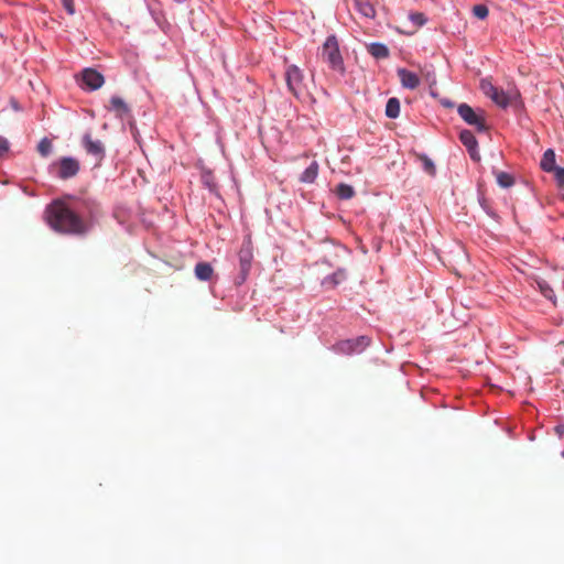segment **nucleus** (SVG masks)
<instances>
[{"label":"nucleus","mask_w":564,"mask_h":564,"mask_svg":"<svg viewBox=\"0 0 564 564\" xmlns=\"http://www.w3.org/2000/svg\"><path fill=\"white\" fill-rule=\"evenodd\" d=\"M55 165L57 167L56 175L62 180L76 176L80 169L78 160L70 156L62 158Z\"/></svg>","instance_id":"0eeeda50"},{"label":"nucleus","mask_w":564,"mask_h":564,"mask_svg":"<svg viewBox=\"0 0 564 564\" xmlns=\"http://www.w3.org/2000/svg\"><path fill=\"white\" fill-rule=\"evenodd\" d=\"M52 148H53L52 141L48 138H43L37 144V152L42 156L46 158L51 154Z\"/></svg>","instance_id":"393cba45"},{"label":"nucleus","mask_w":564,"mask_h":564,"mask_svg":"<svg viewBox=\"0 0 564 564\" xmlns=\"http://www.w3.org/2000/svg\"><path fill=\"white\" fill-rule=\"evenodd\" d=\"M239 257V274L237 276L236 283L242 284L250 272L251 262L253 259L252 248L250 241L245 242L238 253Z\"/></svg>","instance_id":"423d86ee"},{"label":"nucleus","mask_w":564,"mask_h":564,"mask_svg":"<svg viewBox=\"0 0 564 564\" xmlns=\"http://www.w3.org/2000/svg\"><path fill=\"white\" fill-rule=\"evenodd\" d=\"M82 79L83 83L91 90L98 89L104 85V76L93 69V68H86L82 73Z\"/></svg>","instance_id":"9d476101"},{"label":"nucleus","mask_w":564,"mask_h":564,"mask_svg":"<svg viewBox=\"0 0 564 564\" xmlns=\"http://www.w3.org/2000/svg\"><path fill=\"white\" fill-rule=\"evenodd\" d=\"M318 169V163L316 161H313L301 174L300 181L302 183H313L317 177Z\"/></svg>","instance_id":"a211bd4d"},{"label":"nucleus","mask_w":564,"mask_h":564,"mask_svg":"<svg viewBox=\"0 0 564 564\" xmlns=\"http://www.w3.org/2000/svg\"><path fill=\"white\" fill-rule=\"evenodd\" d=\"M355 7L360 14L367 19H372L376 15L375 7L370 0H354Z\"/></svg>","instance_id":"2eb2a0df"},{"label":"nucleus","mask_w":564,"mask_h":564,"mask_svg":"<svg viewBox=\"0 0 564 564\" xmlns=\"http://www.w3.org/2000/svg\"><path fill=\"white\" fill-rule=\"evenodd\" d=\"M194 273L199 281H209L214 275V268L208 262H198L194 268Z\"/></svg>","instance_id":"ddd939ff"},{"label":"nucleus","mask_w":564,"mask_h":564,"mask_svg":"<svg viewBox=\"0 0 564 564\" xmlns=\"http://www.w3.org/2000/svg\"><path fill=\"white\" fill-rule=\"evenodd\" d=\"M553 172L555 173V178L558 183V186L562 188V191H564V169L556 167L555 170H553Z\"/></svg>","instance_id":"c85d7f7f"},{"label":"nucleus","mask_w":564,"mask_h":564,"mask_svg":"<svg viewBox=\"0 0 564 564\" xmlns=\"http://www.w3.org/2000/svg\"><path fill=\"white\" fill-rule=\"evenodd\" d=\"M370 344V338L367 336H359L354 339H345L334 345L333 349L337 354L351 355L361 352Z\"/></svg>","instance_id":"39448f33"},{"label":"nucleus","mask_w":564,"mask_h":564,"mask_svg":"<svg viewBox=\"0 0 564 564\" xmlns=\"http://www.w3.org/2000/svg\"><path fill=\"white\" fill-rule=\"evenodd\" d=\"M45 219L52 229L61 234L80 236L89 229L84 219L62 200H55L46 207Z\"/></svg>","instance_id":"f257e3e1"},{"label":"nucleus","mask_w":564,"mask_h":564,"mask_svg":"<svg viewBox=\"0 0 564 564\" xmlns=\"http://www.w3.org/2000/svg\"><path fill=\"white\" fill-rule=\"evenodd\" d=\"M488 8L485 4H477L473 8V13L476 18L484 20L488 17Z\"/></svg>","instance_id":"bb28decb"},{"label":"nucleus","mask_w":564,"mask_h":564,"mask_svg":"<svg viewBox=\"0 0 564 564\" xmlns=\"http://www.w3.org/2000/svg\"><path fill=\"white\" fill-rule=\"evenodd\" d=\"M398 77H399V79L401 82V85L404 88L415 89L420 85L419 76L415 73L410 72V70H408L405 68H399L398 69Z\"/></svg>","instance_id":"f8f14e48"},{"label":"nucleus","mask_w":564,"mask_h":564,"mask_svg":"<svg viewBox=\"0 0 564 564\" xmlns=\"http://www.w3.org/2000/svg\"><path fill=\"white\" fill-rule=\"evenodd\" d=\"M459 140L462 141V143L467 148L469 154H470V158L474 160V161H479L480 160V156H479V153L477 151V140L474 135V133L469 130H463L460 133H459Z\"/></svg>","instance_id":"9b49d317"},{"label":"nucleus","mask_w":564,"mask_h":564,"mask_svg":"<svg viewBox=\"0 0 564 564\" xmlns=\"http://www.w3.org/2000/svg\"><path fill=\"white\" fill-rule=\"evenodd\" d=\"M400 115V101L398 98L392 97L387 101L386 116L391 119L398 118Z\"/></svg>","instance_id":"aec40b11"},{"label":"nucleus","mask_w":564,"mask_h":564,"mask_svg":"<svg viewBox=\"0 0 564 564\" xmlns=\"http://www.w3.org/2000/svg\"><path fill=\"white\" fill-rule=\"evenodd\" d=\"M347 278L346 271L344 269H338L333 274L326 276L323 280V285L335 288L338 284H340L343 281H345Z\"/></svg>","instance_id":"dca6fc26"},{"label":"nucleus","mask_w":564,"mask_h":564,"mask_svg":"<svg viewBox=\"0 0 564 564\" xmlns=\"http://www.w3.org/2000/svg\"><path fill=\"white\" fill-rule=\"evenodd\" d=\"M416 160H419L422 163L423 170L430 175L435 176L436 174V167L434 162L423 153H415Z\"/></svg>","instance_id":"6ab92c4d"},{"label":"nucleus","mask_w":564,"mask_h":564,"mask_svg":"<svg viewBox=\"0 0 564 564\" xmlns=\"http://www.w3.org/2000/svg\"><path fill=\"white\" fill-rule=\"evenodd\" d=\"M540 165L545 172H553L557 167L555 166V152L552 149H547L543 153Z\"/></svg>","instance_id":"f3484780"},{"label":"nucleus","mask_w":564,"mask_h":564,"mask_svg":"<svg viewBox=\"0 0 564 564\" xmlns=\"http://www.w3.org/2000/svg\"><path fill=\"white\" fill-rule=\"evenodd\" d=\"M321 56L332 69L344 73V62L335 35H330L326 39L322 47Z\"/></svg>","instance_id":"f03ea898"},{"label":"nucleus","mask_w":564,"mask_h":564,"mask_svg":"<svg viewBox=\"0 0 564 564\" xmlns=\"http://www.w3.org/2000/svg\"><path fill=\"white\" fill-rule=\"evenodd\" d=\"M480 87H481V90L484 91V94L489 98H491V96L497 91V88H498V87L494 86L492 83L487 79L481 80Z\"/></svg>","instance_id":"a878e982"},{"label":"nucleus","mask_w":564,"mask_h":564,"mask_svg":"<svg viewBox=\"0 0 564 564\" xmlns=\"http://www.w3.org/2000/svg\"><path fill=\"white\" fill-rule=\"evenodd\" d=\"M284 76L290 93L295 97H300L305 90L303 72L296 65H289Z\"/></svg>","instance_id":"20e7f679"},{"label":"nucleus","mask_w":564,"mask_h":564,"mask_svg":"<svg viewBox=\"0 0 564 564\" xmlns=\"http://www.w3.org/2000/svg\"><path fill=\"white\" fill-rule=\"evenodd\" d=\"M536 285L540 290V292L542 293V295L552 301L553 303H555V293L553 291V289L550 286V284L544 281V280H538L536 281Z\"/></svg>","instance_id":"5701e85b"},{"label":"nucleus","mask_w":564,"mask_h":564,"mask_svg":"<svg viewBox=\"0 0 564 564\" xmlns=\"http://www.w3.org/2000/svg\"><path fill=\"white\" fill-rule=\"evenodd\" d=\"M118 117L124 118L129 115L130 109L124 100L118 96H113L110 99V108Z\"/></svg>","instance_id":"4468645a"},{"label":"nucleus","mask_w":564,"mask_h":564,"mask_svg":"<svg viewBox=\"0 0 564 564\" xmlns=\"http://www.w3.org/2000/svg\"><path fill=\"white\" fill-rule=\"evenodd\" d=\"M1 149H2V154L9 150V143L7 140L2 139V145H1Z\"/></svg>","instance_id":"2f4dec72"},{"label":"nucleus","mask_w":564,"mask_h":564,"mask_svg":"<svg viewBox=\"0 0 564 564\" xmlns=\"http://www.w3.org/2000/svg\"><path fill=\"white\" fill-rule=\"evenodd\" d=\"M10 106H11V108H12L14 111H20V110H21V107H20V105H19L18 100H17V99H14V98H11V99H10Z\"/></svg>","instance_id":"7c9ffc66"},{"label":"nucleus","mask_w":564,"mask_h":564,"mask_svg":"<svg viewBox=\"0 0 564 564\" xmlns=\"http://www.w3.org/2000/svg\"><path fill=\"white\" fill-rule=\"evenodd\" d=\"M335 193L340 199H350L355 195V189L348 184L340 183L336 186Z\"/></svg>","instance_id":"4be33fe9"},{"label":"nucleus","mask_w":564,"mask_h":564,"mask_svg":"<svg viewBox=\"0 0 564 564\" xmlns=\"http://www.w3.org/2000/svg\"><path fill=\"white\" fill-rule=\"evenodd\" d=\"M457 112L467 124L476 127L478 131L487 130L482 110L476 111L469 105L460 104L457 108Z\"/></svg>","instance_id":"7ed1b4c3"},{"label":"nucleus","mask_w":564,"mask_h":564,"mask_svg":"<svg viewBox=\"0 0 564 564\" xmlns=\"http://www.w3.org/2000/svg\"><path fill=\"white\" fill-rule=\"evenodd\" d=\"M409 18L415 26H422L426 22L424 14L421 12L410 13Z\"/></svg>","instance_id":"cd10ccee"},{"label":"nucleus","mask_w":564,"mask_h":564,"mask_svg":"<svg viewBox=\"0 0 564 564\" xmlns=\"http://www.w3.org/2000/svg\"><path fill=\"white\" fill-rule=\"evenodd\" d=\"M368 51L376 58H387L389 56L388 47L381 43L370 44Z\"/></svg>","instance_id":"412c9836"},{"label":"nucleus","mask_w":564,"mask_h":564,"mask_svg":"<svg viewBox=\"0 0 564 564\" xmlns=\"http://www.w3.org/2000/svg\"><path fill=\"white\" fill-rule=\"evenodd\" d=\"M62 3L68 14L73 15L75 13V6L73 0H62Z\"/></svg>","instance_id":"c756f323"},{"label":"nucleus","mask_w":564,"mask_h":564,"mask_svg":"<svg viewBox=\"0 0 564 564\" xmlns=\"http://www.w3.org/2000/svg\"><path fill=\"white\" fill-rule=\"evenodd\" d=\"M87 154L94 156L96 164H99L105 158V147L100 140H94L90 133H86L82 140Z\"/></svg>","instance_id":"6e6552de"},{"label":"nucleus","mask_w":564,"mask_h":564,"mask_svg":"<svg viewBox=\"0 0 564 564\" xmlns=\"http://www.w3.org/2000/svg\"><path fill=\"white\" fill-rule=\"evenodd\" d=\"M520 97L518 90L512 89L505 91L503 89L497 88V91L491 96V100L501 108H507L509 105L517 101Z\"/></svg>","instance_id":"1a4fd4ad"},{"label":"nucleus","mask_w":564,"mask_h":564,"mask_svg":"<svg viewBox=\"0 0 564 564\" xmlns=\"http://www.w3.org/2000/svg\"><path fill=\"white\" fill-rule=\"evenodd\" d=\"M497 183L503 188H509L514 184V178L507 172H498L496 174Z\"/></svg>","instance_id":"b1692460"}]
</instances>
